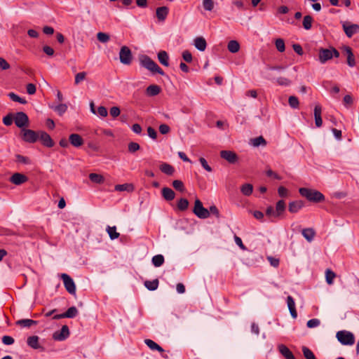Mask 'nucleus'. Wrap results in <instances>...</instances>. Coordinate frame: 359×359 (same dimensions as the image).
I'll list each match as a JSON object with an SVG mask.
<instances>
[{
  "mask_svg": "<svg viewBox=\"0 0 359 359\" xmlns=\"http://www.w3.org/2000/svg\"><path fill=\"white\" fill-rule=\"evenodd\" d=\"M300 195L312 203H320L325 201V196L316 189L302 187L299 189Z\"/></svg>",
  "mask_w": 359,
  "mask_h": 359,
  "instance_id": "f257e3e1",
  "label": "nucleus"
},
{
  "mask_svg": "<svg viewBox=\"0 0 359 359\" xmlns=\"http://www.w3.org/2000/svg\"><path fill=\"white\" fill-rule=\"evenodd\" d=\"M140 65L151 72L164 75V72L147 55H143L140 57Z\"/></svg>",
  "mask_w": 359,
  "mask_h": 359,
  "instance_id": "f03ea898",
  "label": "nucleus"
},
{
  "mask_svg": "<svg viewBox=\"0 0 359 359\" xmlns=\"http://www.w3.org/2000/svg\"><path fill=\"white\" fill-rule=\"evenodd\" d=\"M336 337L343 345H353L355 342L354 335L346 330L337 332Z\"/></svg>",
  "mask_w": 359,
  "mask_h": 359,
  "instance_id": "7ed1b4c3",
  "label": "nucleus"
},
{
  "mask_svg": "<svg viewBox=\"0 0 359 359\" xmlns=\"http://www.w3.org/2000/svg\"><path fill=\"white\" fill-rule=\"evenodd\" d=\"M20 135L23 141L28 143H34L39 140V132L33 130L22 128L20 131Z\"/></svg>",
  "mask_w": 359,
  "mask_h": 359,
  "instance_id": "20e7f679",
  "label": "nucleus"
},
{
  "mask_svg": "<svg viewBox=\"0 0 359 359\" xmlns=\"http://www.w3.org/2000/svg\"><path fill=\"white\" fill-rule=\"evenodd\" d=\"M194 213L201 219H206L210 216V212L203 206L201 201L196 199L194 203Z\"/></svg>",
  "mask_w": 359,
  "mask_h": 359,
  "instance_id": "39448f33",
  "label": "nucleus"
},
{
  "mask_svg": "<svg viewBox=\"0 0 359 359\" xmlns=\"http://www.w3.org/2000/svg\"><path fill=\"white\" fill-rule=\"evenodd\" d=\"M14 122L15 126L22 130L29 125L28 116L22 111L17 112L14 114Z\"/></svg>",
  "mask_w": 359,
  "mask_h": 359,
  "instance_id": "423d86ee",
  "label": "nucleus"
},
{
  "mask_svg": "<svg viewBox=\"0 0 359 359\" xmlns=\"http://www.w3.org/2000/svg\"><path fill=\"white\" fill-rule=\"evenodd\" d=\"M342 28L348 38H351L354 34L359 33V25L353 24L350 22H342Z\"/></svg>",
  "mask_w": 359,
  "mask_h": 359,
  "instance_id": "0eeeda50",
  "label": "nucleus"
},
{
  "mask_svg": "<svg viewBox=\"0 0 359 359\" xmlns=\"http://www.w3.org/2000/svg\"><path fill=\"white\" fill-rule=\"evenodd\" d=\"M60 277L66 290L71 294H75L76 285L74 280L67 273H62Z\"/></svg>",
  "mask_w": 359,
  "mask_h": 359,
  "instance_id": "6e6552de",
  "label": "nucleus"
},
{
  "mask_svg": "<svg viewBox=\"0 0 359 359\" xmlns=\"http://www.w3.org/2000/svg\"><path fill=\"white\" fill-rule=\"evenodd\" d=\"M132 53L128 46H122L119 52L120 61L123 65H130L132 62Z\"/></svg>",
  "mask_w": 359,
  "mask_h": 359,
  "instance_id": "1a4fd4ad",
  "label": "nucleus"
},
{
  "mask_svg": "<svg viewBox=\"0 0 359 359\" xmlns=\"http://www.w3.org/2000/svg\"><path fill=\"white\" fill-rule=\"evenodd\" d=\"M69 336V330L67 325H63L60 330L55 331L53 334V339L55 341H62Z\"/></svg>",
  "mask_w": 359,
  "mask_h": 359,
  "instance_id": "9d476101",
  "label": "nucleus"
},
{
  "mask_svg": "<svg viewBox=\"0 0 359 359\" xmlns=\"http://www.w3.org/2000/svg\"><path fill=\"white\" fill-rule=\"evenodd\" d=\"M39 139L45 147L50 148L54 146V142L51 137L44 131H39Z\"/></svg>",
  "mask_w": 359,
  "mask_h": 359,
  "instance_id": "9b49d317",
  "label": "nucleus"
},
{
  "mask_svg": "<svg viewBox=\"0 0 359 359\" xmlns=\"http://www.w3.org/2000/svg\"><path fill=\"white\" fill-rule=\"evenodd\" d=\"M27 180V177L20 172H15L10 177V182L15 185L22 184Z\"/></svg>",
  "mask_w": 359,
  "mask_h": 359,
  "instance_id": "f8f14e48",
  "label": "nucleus"
},
{
  "mask_svg": "<svg viewBox=\"0 0 359 359\" xmlns=\"http://www.w3.org/2000/svg\"><path fill=\"white\" fill-rule=\"evenodd\" d=\"M78 314V310L75 306H72L67 309L65 313L55 315L53 319H60L64 318H73Z\"/></svg>",
  "mask_w": 359,
  "mask_h": 359,
  "instance_id": "ddd939ff",
  "label": "nucleus"
},
{
  "mask_svg": "<svg viewBox=\"0 0 359 359\" xmlns=\"http://www.w3.org/2000/svg\"><path fill=\"white\" fill-rule=\"evenodd\" d=\"M220 156L230 163H234L238 160L236 154L231 151L224 150L220 152Z\"/></svg>",
  "mask_w": 359,
  "mask_h": 359,
  "instance_id": "4468645a",
  "label": "nucleus"
},
{
  "mask_svg": "<svg viewBox=\"0 0 359 359\" xmlns=\"http://www.w3.org/2000/svg\"><path fill=\"white\" fill-rule=\"evenodd\" d=\"M332 50L327 48H320L319 50V60L322 64L332 58Z\"/></svg>",
  "mask_w": 359,
  "mask_h": 359,
  "instance_id": "2eb2a0df",
  "label": "nucleus"
},
{
  "mask_svg": "<svg viewBox=\"0 0 359 359\" xmlns=\"http://www.w3.org/2000/svg\"><path fill=\"white\" fill-rule=\"evenodd\" d=\"M322 107L319 104H316L314 107V118L316 126L319 128L323 124L321 118Z\"/></svg>",
  "mask_w": 359,
  "mask_h": 359,
  "instance_id": "dca6fc26",
  "label": "nucleus"
},
{
  "mask_svg": "<svg viewBox=\"0 0 359 359\" xmlns=\"http://www.w3.org/2000/svg\"><path fill=\"white\" fill-rule=\"evenodd\" d=\"M69 141L75 147H79L83 144V140L81 135L76 133L71 134L69 137Z\"/></svg>",
  "mask_w": 359,
  "mask_h": 359,
  "instance_id": "f3484780",
  "label": "nucleus"
},
{
  "mask_svg": "<svg viewBox=\"0 0 359 359\" xmlns=\"http://www.w3.org/2000/svg\"><path fill=\"white\" fill-rule=\"evenodd\" d=\"M287 304L292 317L293 318H297V313L295 309V302L292 297L288 296L287 297Z\"/></svg>",
  "mask_w": 359,
  "mask_h": 359,
  "instance_id": "a211bd4d",
  "label": "nucleus"
},
{
  "mask_svg": "<svg viewBox=\"0 0 359 359\" xmlns=\"http://www.w3.org/2000/svg\"><path fill=\"white\" fill-rule=\"evenodd\" d=\"M279 352L284 356L286 359H295L293 353L284 344H280L278 346Z\"/></svg>",
  "mask_w": 359,
  "mask_h": 359,
  "instance_id": "6ab92c4d",
  "label": "nucleus"
},
{
  "mask_svg": "<svg viewBox=\"0 0 359 359\" xmlns=\"http://www.w3.org/2000/svg\"><path fill=\"white\" fill-rule=\"evenodd\" d=\"M169 10L166 6H161L156 8V14L159 21H164L167 18Z\"/></svg>",
  "mask_w": 359,
  "mask_h": 359,
  "instance_id": "aec40b11",
  "label": "nucleus"
},
{
  "mask_svg": "<svg viewBox=\"0 0 359 359\" xmlns=\"http://www.w3.org/2000/svg\"><path fill=\"white\" fill-rule=\"evenodd\" d=\"M304 205L302 201H295L289 203V211L292 213H296Z\"/></svg>",
  "mask_w": 359,
  "mask_h": 359,
  "instance_id": "412c9836",
  "label": "nucleus"
},
{
  "mask_svg": "<svg viewBox=\"0 0 359 359\" xmlns=\"http://www.w3.org/2000/svg\"><path fill=\"white\" fill-rule=\"evenodd\" d=\"M39 337L38 336H30L27 339V344L34 349H39L41 348V346L39 345Z\"/></svg>",
  "mask_w": 359,
  "mask_h": 359,
  "instance_id": "4be33fe9",
  "label": "nucleus"
},
{
  "mask_svg": "<svg viewBox=\"0 0 359 359\" xmlns=\"http://www.w3.org/2000/svg\"><path fill=\"white\" fill-rule=\"evenodd\" d=\"M161 192L163 198L168 201L173 200L175 197V193L170 188L163 187Z\"/></svg>",
  "mask_w": 359,
  "mask_h": 359,
  "instance_id": "5701e85b",
  "label": "nucleus"
},
{
  "mask_svg": "<svg viewBox=\"0 0 359 359\" xmlns=\"http://www.w3.org/2000/svg\"><path fill=\"white\" fill-rule=\"evenodd\" d=\"M161 87L158 85H150L146 89V94L148 96L153 97L158 95L161 92Z\"/></svg>",
  "mask_w": 359,
  "mask_h": 359,
  "instance_id": "b1692460",
  "label": "nucleus"
},
{
  "mask_svg": "<svg viewBox=\"0 0 359 359\" xmlns=\"http://www.w3.org/2000/svg\"><path fill=\"white\" fill-rule=\"evenodd\" d=\"M194 46L198 50L204 51L206 48L207 43L203 37H196L194 39Z\"/></svg>",
  "mask_w": 359,
  "mask_h": 359,
  "instance_id": "393cba45",
  "label": "nucleus"
},
{
  "mask_svg": "<svg viewBox=\"0 0 359 359\" xmlns=\"http://www.w3.org/2000/svg\"><path fill=\"white\" fill-rule=\"evenodd\" d=\"M302 236L305 238V239L311 242L316 235V232L312 228H307L302 230Z\"/></svg>",
  "mask_w": 359,
  "mask_h": 359,
  "instance_id": "a878e982",
  "label": "nucleus"
},
{
  "mask_svg": "<svg viewBox=\"0 0 359 359\" xmlns=\"http://www.w3.org/2000/svg\"><path fill=\"white\" fill-rule=\"evenodd\" d=\"M158 59L161 65L168 67L169 65V56L166 51L161 50L158 53Z\"/></svg>",
  "mask_w": 359,
  "mask_h": 359,
  "instance_id": "bb28decb",
  "label": "nucleus"
},
{
  "mask_svg": "<svg viewBox=\"0 0 359 359\" xmlns=\"http://www.w3.org/2000/svg\"><path fill=\"white\" fill-rule=\"evenodd\" d=\"M285 210V203L283 200H280L277 202L276 205V213H274V217H280Z\"/></svg>",
  "mask_w": 359,
  "mask_h": 359,
  "instance_id": "cd10ccee",
  "label": "nucleus"
},
{
  "mask_svg": "<svg viewBox=\"0 0 359 359\" xmlns=\"http://www.w3.org/2000/svg\"><path fill=\"white\" fill-rule=\"evenodd\" d=\"M160 170L162 172L168 175H172L175 172L174 168L167 163H162L160 166Z\"/></svg>",
  "mask_w": 359,
  "mask_h": 359,
  "instance_id": "c85d7f7f",
  "label": "nucleus"
},
{
  "mask_svg": "<svg viewBox=\"0 0 359 359\" xmlns=\"http://www.w3.org/2000/svg\"><path fill=\"white\" fill-rule=\"evenodd\" d=\"M144 342L150 349H151L153 351L156 350L160 353L164 352L163 348L161 346H160L158 344H156L155 341H154L153 340L145 339Z\"/></svg>",
  "mask_w": 359,
  "mask_h": 359,
  "instance_id": "c756f323",
  "label": "nucleus"
},
{
  "mask_svg": "<svg viewBox=\"0 0 359 359\" xmlns=\"http://www.w3.org/2000/svg\"><path fill=\"white\" fill-rule=\"evenodd\" d=\"M158 284L159 282L158 279H154L153 280H146L144 283L145 287L150 291L156 290L158 287Z\"/></svg>",
  "mask_w": 359,
  "mask_h": 359,
  "instance_id": "7c9ffc66",
  "label": "nucleus"
},
{
  "mask_svg": "<svg viewBox=\"0 0 359 359\" xmlns=\"http://www.w3.org/2000/svg\"><path fill=\"white\" fill-rule=\"evenodd\" d=\"M227 48L229 52L232 53H236L238 52L240 49V44L237 41L231 40L228 43Z\"/></svg>",
  "mask_w": 359,
  "mask_h": 359,
  "instance_id": "2f4dec72",
  "label": "nucleus"
},
{
  "mask_svg": "<svg viewBox=\"0 0 359 359\" xmlns=\"http://www.w3.org/2000/svg\"><path fill=\"white\" fill-rule=\"evenodd\" d=\"M16 324L24 327H29L37 324V321L31 319H21L16 322Z\"/></svg>",
  "mask_w": 359,
  "mask_h": 359,
  "instance_id": "473e14b6",
  "label": "nucleus"
},
{
  "mask_svg": "<svg viewBox=\"0 0 359 359\" xmlns=\"http://www.w3.org/2000/svg\"><path fill=\"white\" fill-rule=\"evenodd\" d=\"M151 262L154 266L159 267L164 263V257L162 255H156L152 257Z\"/></svg>",
  "mask_w": 359,
  "mask_h": 359,
  "instance_id": "72a5a7b5",
  "label": "nucleus"
},
{
  "mask_svg": "<svg viewBox=\"0 0 359 359\" xmlns=\"http://www.w3.org/2000/svg\"><path fill=\"white\" fill-rule=\"evenodd\" d=\"M106 230L111 240H115L118 238L120 236V234L118 232H116V227L115 226H107Z\"/></svg>",
  "mask_w": 359,
  "mask_h": 359,
  "instance_id": "f704fd0d",
  "label": "nucleus"
},
{
  "mask_svg": "<svg viewBox=\"0 0 359 359\" xmlns=\"http://www.w3.org/2000/svg\"><path fill=\"white\" fill-rule=\"evenodd\" d=\"M253 191V186L251 184H244L241 188V193L246 196H249L252 194Z\"/></svg>",
  "mask_w": 359,
  "mask_h": 359,
  "instance_id": "c9c22d12",
  "label": "nucleus"
},
{
  "mask_svg": "<svg viewBox=\"0 0 359 359\" xmlns=\"http://www.w3.org/2000/svg\"><path fill=\"white\" fill-rule=\"evenodd\" d=\"M89 179L91 182L97 184H102L104 181V177L97 173H90L89 175Z\"/></svg>",
  "mask_w": 359,
  "mask_h": 359,
  "instance_id": "e433bc0d",
  "label": "nucleus"
},
{
  "mask_svg": "<svg viewBox=\"0 0 359 359\" xmlns=\"http://www.w3.org/2000/svg\"><path fill=\"white\" fill-rule=\"evenodd\" d=\"M252 144L254 147L266 146V142L262 136H259L251 140Z\"/></svg>",
  "mask_w": 359,
  "mask_h": 359,
  "instance_id": "4c0bfd02",
  "label": "nucleus"
},
{
  "mask_svg": "<svg viewBox=\"0 0 359 359\" xmlns=\"http://www.w3.org/2000/svg\"><path fill=\"white\" fill-rule=\"evenodd\" d=\"M313 18L308 15L304 17L303 27L305 29L309 30L312 27Z\"/></svg>",
  "mask_w": 359,
  "mask_h": 359,
  "instance_id": "58836bf2",
  "label": "nucleus"
},
{
  "mask_svg": "<svg viewBox=\"0 0 359 359\" xmlns=\"http://www.w3.org/2000/svg\"><path fill=\"white\" fill-rule=\"evenodd\" d=\"M8 96L14 102H17L22 104H25L27 103V100L25 99L20 97L14 93H9Z\"/></svg>",
  "mask_w": 359,
  "mask_h": 359,
  "instance_id": "ea45409f",
  "label": "nucleus"
},
{
  "mask_svg": "<svg viewBox=\"0 0 359 359\" xmlns=\"http://www.w3.org/2000/svg\"><path fill=\"white\" fill-rule=\"evenodd\" d=\"M189 201L186 198H180L177 203V208L181 211H184L188 208Z\"/></svg>",
  "mask_w": 359,
  "mask_h": 359,
  "instance_id": "a19ab883",
  "label": "nucleus"
},
{
  "mask_svg": "<svg viewBox=\"0 0 359 359\" xmlns=\"http://www.w3.org/2000/svg\"><path fill=\"white\" fill-rule=\"evenodd\" d=\"M87 73L81 72L75 75L74 84L79 85L81 82L83 81L86 78Z\"/></svg>",
  "mask_w": 359,
  "mask_h": 359,
  "instance_id": "79ce46f5",
  "label": "nucleus"
},
{
  "mask_svg": "<svg viewBox=\"0 0 359 359\" xmlns=\"http://www.w3.org/2000/svg\"><path fill=\"white\" fill-rule=\"evenodd\" d=\"M335 273L330 269H327L325 271V278L327 284L331 285L333 283V280L335 278Z\"/></svg>",
  "mask_w": 359,
  "mask_h": 359,
  "instance_id": "37998d69",
  "label": "nucleus"
},
{
  "mask_svg": "<svg viewBox=\"0 0 359 359\" xmlns=\"http://www.w3.org/2000/svg\"><path fill=\"white\" fill-rule=\"evenodd\" d=\"M302 352L306 359H316L313 353L308 347L303 346Z\"/></svg>",
  "mask_w": 359,
  "mask_h": 359,
  "instance_id": "c03bdc74",
  "label": "nucleus"
},
{
  "mask_svg": "<svg viewBox=\"0 0 359 359\" xmlns=\"http://www.w3.org/2000/svg\"><path fill=\"white\" fill-rule=\"evenodd\" d=\"M172 187L177 190L180 192H184L185 191V188L184 186L183 182L181 180H174L172 182Z\"/></svg>",
  "mask_w": 359,
  "mask_h": 359,
  "instance_id": "a18cd8bd",
  "label": "nucleus"
},
{
  "mask_svg": "<svg viewBox=\"0 0 359 359\" xmlns=\"http://www.w3.org/2000/svg\"><path fill=\"white\" fill-rule=\"evenodd\" d=\"M15 158L18 162L21 163L25 165L31 164L32 161L29 158L20 155V154H16Z\"/></svg>",
  "mask_w": 359,
  "mask_h": 359,
  "instance_id": "49530a36",
  "label": "nucleus"
},
{
  "mask_svg": "<svg viewBox=\"0 0 359 359\" xmlns=\"http://www.w3.org/2000/svg\"><path fill=\"white\" fill-rule=\"evenodd\" d=\"M275 45H276V48H277V50L279 52L283 53L285 51V42H284L283 39H276L275 41Z\"/></svg>",
  "mask_w": 359,
  "mask_h": 359,
  "instance_id": "de8ad7c7",
  "label": "nucleus"
},
{
  "mask_svg": "<svg viewBox=\"0 0 359 359\" xmlns=\"http://www.w3.org/2000/svg\"><path fill=\"white\" fill-rule=\"evenodd\" d=\"M277 83L281 86H289L291 84V81L285 77H278L276 79Z\"/></svg>",
  "mask_w": 359,
  "mask_h": 359,
  "instance_id": "09e8293b",
  "label": "nucleus"
},
{
  "mask_svg": "<svg viewBox=\"0 0 359 359\" xmlns=\"http://www.w3.org/2000/svg\"><path fill=\"white\" fill-rule=\"evenodd\" d=\"M97 38L99 41L102 43H107L109 41V35L104 32H98L97 34Z\"/></svg>",
  "mask_w": 359,
  "mask_h": 359,
  "instance_id": "8fccbe9b",
  "label": "nucleus"
},
{
  "mask_svg": "<svg viewBox=\"0 0 359 359\" xmlns=\"http://www.w3.org/2000/svg\"><path fill=\"white\" fill-rule=\"evenodd\" d=\"M290 106L293 109H297L299 105L298 98L295 96H290L288 99Z\"/></svg>",
  "mask_w": 359,
  "mask_h": 359,
  "instance_id": "3c124183",
  "label": "nucleus"
},
{
  "mask_svg": "<svg viewBox=\"0 0 359 359\" xmlns=\"http://www.w3.org/2000/svg\"><path fill=\"white\" fill-rule=\"evenodd\" d=\"M133 189V186L128 184H117L115 186V190L123 191H130Z\"/></svg>",
  "mask_w": 359,
  "mask_h": 359,
  "instance_id": "603ef678",
  "label": "nucleus"
},
{
  "mask_svg": "<svg viewBox=\"0 0 359 359\" xmlns=\"http://www.w3.org/2000/svg\"><path fill=\"white\" fill-rule=\"evenodd\" d=\"M67 109V106L65 104H60L54 107V110L60 116H62Z\"/></svg>",
  "mask_w": 359,
  "mask_h": 359,
  "instance_id": "864d4df0",
  "label": "nucleus"
},
{
  "mask_svg": "<svg viewBox=\"0 0 359 359\" xmlns=\"http://www.w3.org/2000/svg\"><path fill=\"white\" fill-rule=\"evenodd\" d=\"M14 121V114H8L3 118V123L5 126H11Z\"/></svg>",
  "mask_w": 359,
  "mask_h": 359,
  "instance_id": "5fc2aeb1",
  "label": "nucleus"
},
{
  "mask_svg": "<svg viewBox=\"0 0 359 359\" xmlns=\"http://www.w3.org/2000/svg\"><path fill=\"white\" fill-rule=\"evenodd\" d=\"M203 6L205 11H211L214 8V2L212 0H203Z\"/></svg>",
  "mask_w": 359,
  "mask_h": 359,
  "instance_id": "6e6d98bb",
  "label": "nucleus"
},
{
  "mask_svg": "<svg viewBox=\"0 0 359 359\" xmlns=\"http://www.w3.org/2000/svg\"><path fill=\"white\" fill-rule=\"evenodd\" d=\"M320 321L319 319L313 318V319L308 320L306 325L309 328H313V327H318V325H320Z\"/></svg>",
  "mask_w": 359,
  "mask_h": 359,
  "instance_id": "4d7b16f0",
  "label": "nucleus"
},
{
  "mask_svg": "<svg viewBox=\"0 0 359 359\" xmlns=\"http://www.w3.org/2000/svg\"><path fill=\"white\" fill-rule=\"evenodd\" d=\"M140 144L137 142H131L128 144V151L130 153H135L140 149Z\"/></svg>",
  "mask_w": 359,
  "mask_h": 359,
  "instance_id": "13d9d810",
  "label": "nucleus"
},
{
  "mask_svg": "<svg viewBox=\"0 0 359 359\" xmlns=\"http://www.w3.org/2000/svg\"><path fill=\"white\" fill-rule=\"evenodd\" d=\"M10 67L9 63L4 58L0 57V70H7Z\"/></svg>",
  "mask_w": 359,
  "mask_h": 359,
  "instance_id": "bf43d9fd",
  "label": "nucleus"
},
{
  "mask_svg": "<svg viewBox=\"0 0 359 359\" xmlns=\"http://www.w3.org/2000/svg\"><path fill=\"white\" fill-rule=\"evenodd\" d=\"M199 161L202 165V167L205 170H207L208 172H211L212 171V168L208 164V162L207 161L201 157L199 158Z\"/></svg>",
  "mask_w": 359,
  "mask_h": 359,
  "instance_id": "052dcab7",
  "label": "nucleus"
},
{
  "mask_svg": "<svg viewBox=\"0 0 359 359\" xmlns=\"http://www.w3.org/2000/svg\"><path fill=\"white\" fill-rule=\"evenodd\" d=\"M110 114L113 118L118 116L121 114V110L118 107H112L110 109Z\"/></svg>",
  "mask_w": 359,
  "mask_h": 359,
  "instance_id": "680f3d73",
  "label": "nucleus"
},
{
  "mask_svg": "<svg viewBox=\"0 0 359 359\" xmlns=\"http://www.w3.org/2000/svg\"><path fill=\"white\" fill-rule=\"evenodd\" d=\"M14 339L12 337L5 335L2 337V342L5 345H11L14 343Z\"/></svg>",
  "mask_w": 359,
  "mask_h": 359,
  "instance_id": "e2e57ef3",
  "label": "nucleus"
},
{
  "mask_svg": "<svg viewBox=\"0 0 359 359\" xmlns=\"http://www.w3.org/2000/svg\"><path fill=\"white\" fill-rule=\"evenodd\" d=\"M170 130V128L167 124H161L159 126V132L163 135L168 134Z\"/></svg>",
  "mask_w": 359,
  "mask_h": 359,
  "instance_id": "0e129e2a",
  "label": "nucleus"
},
{
  "mask_svg": "<svg viewBox=\"0 0 359 359\" xmlns=\"http://www.w3.org/2000/svg\"><path fill=\"white\" fill-rule=\"evenodd\" d=\"M26 88L29 95H34L36 90V86L33 83H28Z\"/></svg>",
  "mask_w": 359,
  "mask_h": 359,
  "instance_id": "69168bd1",
  "label": "nucleus"
},
{
  "mask_svg": "<svg viewBox=\"0 0 359 359\" xmlns=\"http://www.w3.org/2000/svg\"><path fill=\"white\" fill-rule=\"evenodd\" d=\"M182 57L187 62H191L192 61L191 53L188 50H184L182 53Z\"/></svg>",
  "mask_w": 359,
  "mask_h": 359,
  "instance_id": "338daca9",
  "label": "nucleus"
},
{
  "mask_svg": "<svg viewBox=\"0 0 359 359\" xmlns=\"http://www.w3.org/2000/svg\"><path fill=\"white\" fill-rule=\"evenodd\" d=\"M292 48H293L294 51L299 55H302L304 54L303 49L299 44L294 43L292 45Z\"/></svg>",
  "mask_w": 359,
  "mask_h": 359,
  "instance_id": "774afa93",
  "label": "nucleus"
}]
</instances>
